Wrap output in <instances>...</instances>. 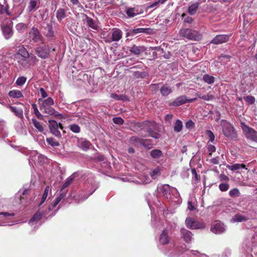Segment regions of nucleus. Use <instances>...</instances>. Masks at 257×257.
I'll return each mask as SVG.
<instances>
[{
    "label": "nucleus",
    "mask_w": 257,
    "mask_h": 257,
    "mask_svg": "<svg viewBox=\"0 0 257 257\" xmlns=\"http://www.w3.org/2000/svg\"><path fill=\"white\" fill-rule=\"evenodd\" d=\"M219 188L222 192L226 191L229 189V185L227 183H221L219 185Z\"/></svg>",
    "instance_id": "60"
},
{
    "label": "nucleus",
    "mask_w": 257,
    "mask_h": 257,
    "mask_svg": "<svg viewBox=\"0 0 257 257\" xmlns=\"http://www.w3.org/2000/svg\"><path fill=\"white\" fill-rule=\"evenodd\" d=\"M61 193L59 195L58 197L56 198L57 199H58L59 201L62 200L64 198V197L66 196V193L67 192V190H62L61 189L60 190Z\"/></svg>",
    "instance_id": "63"
},
{
    "label": "nucleus",
    "mask_w": 257,
    "mask_h": 257,
    "mask_svg": "<svg viewBox=\"0 0 257 257\" xmlns=\"http://www.w3.org/2000/svg\"><path fill=\"white\" fill-rule=\"evenodd\" d=\"M48 122L51 133L58 138L61 137V134L58 129H63L62 125L54 120H49Z\"/></svg>",
    "instance_id": "14"
},
{
    "label": "nucleus",
    "mask_w": 257,
    "mask_h": 257,
    "mask_svg": "<svg viewBox=\"0 0 257 257\" xmlns=\"http://www.w3.org/2000/svg\"><path fill=\"white\" fill-rule=\"evenodd\" d=\"M241 128L246 138L252 141L257 142V132L249 127L244 122H241Z\"/></svg>",
    "instance_id": "12"
},
{
    "label": "nucleus",
    "mask_w": 257,
    "mask_h": 257,
    "mask_svg": "<svg viewBox=\"0 0 257 257\" xmlns=\"http://www.w3.org/2000/svg\"><path fill=\"white\" fill-rule=\"evenodd\" d=\"M205 134L209 138V142H213L215 140V136L212 131L210 130H207L205 132Z\"/></svg>",
    "instance_id": "53"
},
{
    "label": "nucleus",
    "mask_w": 257,
    "mask_h": 257,
    "mask_svg": "<svg viewBox=\"0 0 257 257\" xmlns=\"http://www.w3.org/2000/svg\"><path fill=\"white\" fill-rule=\"evenodd\" d=\"M153 124L148 121H145L143 123L142 129L145 130L148 134L149 136L155 139H158L160 138V135L158 133L154 132L152 129V126Z\"/></svg>",
    "instance_id": "15"
},
{
    "label": "nucleus",
    "mask_w": 257,
    "mask_h": 257,
    "mask_svg": "<svg viewBox=\"0 0 257 257\" xmlns=\"http://www.w3.org/2000/svg\"><path fill=\"white\" fill-rule=\"evenodd\" d=\"M161 174L160 173V169L159 167H157L154 169H153L151 172H150V175L152 179H155L157 176L160 175Z\"/></svg>",
    "instance_id": "51"
},
{
    "label": "nucleus",
    "mask_w": 257,
    "mask_h": 257,
    "mask_svg": "<svg viewBox=\"0 0 257 257\" xmlns=\"http://www.w3.org/2000/svg\"><path fill=\"white\" fill-rule=\"evenodd\" d=\"M229 39L227 35H218L216 36L210 42V43L219 45L226 42Z\"/></svg>",
    "instance_id": "18"
},
{
    "label": "nucleus",
    "mask_w": 257,
    "mask_h": 257,
    "mask_svg": "<svg viewBox=\"0 0 257 257\" xmlns=\"http://www.w3.org/2000/svg\"><path fill=\"white\" fill-rule=\"evenodd\" d=\"M56 16L58 21H61L66 17V11L62 8L58 9L56 12Z\"/></svg>",
    "instance_id": "34"
},
{
    "label": "nucleus",
    "mask_w": 257,
    "mask_h": 257,
    "mask_svg": "<svg viewBox=\"0 0 257 257\" xmlns=\"http://www.w3.org/2000/svg\"><path fill=\"white\" fill-rule=\"evenodd\" d=\"M42 216V214L39 211H37L33 216V217L31 219V220L29 221V224L30 225H34L36 224L41 219Z\"/></svg>",
    "instance_id": "30"
},
{
    "label": "nucleus",
    "mask_w": 257,
    "mask_h": 257,
    "mask_svg": "<svg viewBox=\"0 0 257 257\" xmlns=\"http://www.w3.org/2000/svg\"><path fill=\"white\" fill-rule=\"evenodd\" d=\"M199 7L198 3H195L191 5L188 7V13L191 15H194Z\"/></svg>",
    "instance_id": "36"
},
{
    "label": "nucleus",
    "mask_w": 257,
    "mask_h": 257,
    "mask_svg": "<svg viewBox=\"0 0 257 257\" xmlns=\"http://www.w3.org/2000/svg\"><path fill=\"white\" fill-rule=\"evenodd\" d=\"M113 122L115 124H122L124 122L123 119L120 117H116L113 118Z\"/></svg>",
    "instance_id": "62"
},
{
    "label": "nucleus",
    "mask_w": 257,
    "mask_h": 257,
    "mask_svg": "<svg viewBox=\"0 0 257 257\" xmlns=\"http://www.w3.org/2000/svg\"><path fill=\"white\" fill-rule=\"evenodd\" d=\"M185 255H186L187 257H208L205 254H200L198 251L194 250L188 251L185 253Z\"/></svg>",
    "instance_id": "39"
},
{
    "label": "nucleus",
    "mask_w": 257,
    "mask_h": 257,
    "mask_svg": "<svg viewBox=\"0 0 257 257\" xmlns=\"http://www.w3.org/2000/svg\"><path fill=\"white\" fill-rule=\"evenodd\" d=\"M50 190H51L50 187L49 186H47L45 189L44 192L43 194V196H42V197L41 199V202H40L39 205H41L45 202V201L46 200V199L48 196V194L49 191H50Z\"/></svg>",
    "instance_id": "49"
},
{
    "label": "nucleus",
    "mask_w": 257,
    "mask_h": 257,
    "mask_svg": "<svg viewBox=\"0 0 257 257\" xmlns=\"http://www.w3.org/2000/svg\"><path fill=\"white\" fill-rule=\"evenodd\" d=\"M221 125L223 134L227 138L233 139L236 136L234 127L228 121L225 120L221 121Z\"/></svg>",
    "instance_id": "7"
},
{
    "label": "nucleus",
    "mask_w": 257,
    "mask_h": 257,
    "mask_svg": "<svg viewBox=\"0 0 257 257\" xmlns=\"http://www.w3.org/2000/svg\"><path fill=\"white\" fill-rule=\"evenodd\" d=\"M162 155L163 154L161 151L157 149L153 150L150 153V155L154 159H159Z\"/></svg>",
    "instance_id": "46"
},
{
    "label": "nucleus",
    "mask_w": 257,
    "mask_h": 257,
    "mask_svg": "<svg viewBox=\"0 0 257 257\" xmlns=\"http://www.w3.org/2000/svg\"><path fill=\"white\" fill-rule=\"evenodd\" d=\"M54 103L53 99L51 97H48L43 100L40 109L46 114L52 115L54 113L55 109L51 106L54 105Z\"/></svg>",
    "instance_id": "8"
},
{
    "label": "nucleus",
    "mask_w": 257,
    "mask_h": 257,
    "mask_svg": "<svg viewBox=\"0 0 257 257\" xmlns=\"http://www.w3.org/2000/svg\"><path fill=\"white\" fill-rule=\"evenodd\" d=\"M70 130L75 133H78L80 132V127L75 124H71L69 126Z\"/></svg>",
    "instance_id": "55"
},
{
    "label": "nucleus",
    "mask_w": 257,
    "mask_h": 257,
    "mask_svg": "<svg viewBox=\"0 0 257 257\" xmlns=\"http://www.w3.org/2000/svg\"><path fill=\"white\" fill-rule=\"evenodd\" d=\"M16 28L18 31L22 32L27 28V25L24 23H20L16 25Z\"/></svg>",
    "instance_id": "54"
},
{
    "label": "nucleus",
    "mask_w": 257,
    "mask_h": 257,
    "mask_svg": "<svg viewBox=\"0 0 257 257\" xmlns=\"http://www.w3.org/2000/svg\"><path fill=\"white\" fill-rule=\"evenodd\" d=\"M207 149L208 151L209 152V157H211L212 156V153L216 151L215 147L214 145H211V144L207 145Z\"/></svg>",
    "instance_id": "56"
},
{
    "label": "nucleus",
    "mask_w": 257,
    "mask_h": 257,
    "mask_svg": "<svg viewBox=\"0 0 257 257\" xmlns=\"http://www.w3.org/2000/svg\"><path fill=\"white\" fill-rule=\"evenodd\" d=\"M35 50L37 56L44 59L48 58L50 53V48L48 45L45 44L44 41L37 44Z\"/></svg>",
    "instance_id": "5"
},
{
    "label": "nucleus",
    "mask_w": 257,
    "mask_h": 257,
    "mask_svg": "<svg viewBox=\"0 0 257 257\" xmlns=\"http://www.w3.org/2000/svg\"><path fill=\"white\" fill-rule=\"evenodd\" d=\"M10 97L14 98H19L23 96L22 93L19 90H11L9 93Z\"/></svg>",
    "instance_id": "38"
},
{
    "label": "nucleus",
    "mask_w": 257,
    "mask_h": 257,
    "mask_svg": "<svg viewBox=\"0 0 257 257\" xmlns=\"http://www.w3.org/2000/svg\"><path fill=\"white\" fill-rule=\"evenodd\" d=\"M9 107L11 111L13 112L16 116L20 118L21 120L24 119L23 110L22 108L11 105H10Z\"/></svg>",
    "instance_id": "26"
},
{
    "label": "nucleus",
    "mask_w": 257,
    "mask_h": 257,
    "mask_svg": "<svg viewBox=\"0 0 257 257\" xmlns=\"http://www.w3.org/2000/svg\"><path fill=\"white\" fill-rule=\"evenodd\" d=\"M15 213L12 211L9 210L6 206L0 207V226H11L15 224L13 220Z\"/></svg>",
    "instance_id": "3"
},
{
    "label": "nucleus",
    "mask_w": 257,
    "mask_h": 257,
    "mask_svg": "<svg viewBox=\"0 0 257 257\" xmlns=\"http://www.w3.org/2000/svg\"><path fill=\"white\" fill-rule=\"evenodd\" d=\"M82 15L83 17V20L87 24L88 26L95 30H97L98 29L97 25L94 23L93 20L91 18L89 17L85 14H82Z\"/></svg>",
    "instance_id": "21"
},
{
    "label": "nucleus",
    "mask_w": 257,
    "mask_h": 257,
    "mask_svg": "<svg viewBox=\"0 0 257 257\" xmlns=\"http://www.w3.org/2000/svg\"><path fill=\"white\" fill-rule=\"evenodd\" d=\"M187 98L185 95H181L177 97L172 102H169V106H178L186 103Z\"/></svg>",
    "instance_id": "23"
},
{
    "label": "nucleus",
    "mask_w": 257,
    "mask_h": 257,
    "mask_svg": "<svg viewBox=\"0 0 257 257\" xmlns=\"http://www.w3.org/2000/svg\"><path fill=\"white\" fill-rule=\"evenodd\" d=\"M225 230L224 224L219 221H216L211 227V231L215 234H220Z\"/></svg>",
    "instance_id": "17"
},
{
    "label": "nucleus",
    "mask_w": 257,
    "mask_h": 257,
    "mask_svg": "<svg viewBox=\"0 0 257 257\" xmlns=\"http://www.w3.org/2000/svg\"><path fill=\"white\" fill-rule=\"evenodd\" d=\"M32 108L34 109L35 114L38 118H40L41 116H42L41 113L38 110L37 105L35 103H33L32 104Z\"/></svg>",
    "instance_id": "59"
},
{
    "label": "nucleus",
    "mask_w": 257,
    "mask_h": 257,
    "mask_svg": "<svg viewBox=\"0 0 257 257\" xmlns=\"http://www.w3.org/2000/svg\"><path fill=\"white\" fill-rule=\"evenodd\" d=\"M44 34L47 38H52L54 36V31L51 24H47L44 28Z\"/></svg>",
    "instance_id": "29"
},
{
    "label": "nucleus",
    "mask_w": 257,
    "mask_h": 257,
    "mask_svg": "<svg viewBox=\"0 0 257 257\" xmlns=\"http://www.w3.org/2000/svg\"><path fill=\"white\" fill-rule=\"evenodd\" d=\"M40 3V0H30L27 8L29 12H35L39 7Z\"/></svg>",
    "instance_id": "27"
},
{
    "label": "nucleus",
    "mask_w": 257,
    "mask_h": 257,
    "mask_svg": "<svg viewBox=\"0 0 257 257\" xmlns=\"http://www.w3.org/2000/svg\"><path fill=\"white\" fill-rule=\"evenodd\" d=\"M122 36V31L118 28H114L111 32L109 33L104 38V41L106 43H110L112 42H117L119 41Z\"/></svg>",
    "instance_id": "10"
},
{
    "label": "nucleus",
    "mask_w": 257,
    "mask_h": 257,
    "mask_svg": "<svg viewBox=\"0 0 257 257\" xmlns=\"http://www.w3.org/2000/svg\"><path fill=\"white\" fill-rule=\"evenodd\" d=\"M85 183V187L89 192V194L82 199V201L86 200L90 195H91L96 190L98 187L97 184L95 182L94 179V176L92 174H89Z\"/></svg>",
    "instance_id": "6"
},
{
    "label": "nucleus",
    "mask_w": 257,
    "mask_h": 257,
    "mask_svg": "<svg viewBox=\"0 0 257 257\" xmlns=\"http://www.w3.org/2000/svg\"><path fill=\"white\" fill-rule=\"evenodd\" d=\"M38 156H39V159H38V164H42V163L45 162L47 159L45 156H44L40 154H39V153H38Z\"/></svg>",
    "instance_id": "64"
},
{
    "label": "nucleus",
    "mask_w": 257,
    "mask_h": 257,
    "mask_svg": "<svg viewBox=\"0 0 257 257\" xmlns=\"http://www.w3.org/2000/svg\"><path fill=\"white\" fill-rule=\"evenodd\" d=\"M157 190L159 193L168 199H173V201L180 203V197L178 190L168 184L158 185Z\"/></svg>",
    "instance_id": "2"
},
{
    "label": "nucleus",
    "mask_w": 257,
    "mask_h": 257,
    "mask_svg": "<svg viewBox=\"0 0 257 257\" xmlns=\"http://www.w3.org/2000/svg\"><path fill=\"white\" fill-rule=\"evenodd\" d=\"M77 146L84 151H87L91 146V143L84 138H80L77 140Z\"/></svg>",
    "instance_id": "19"
},
{
    "label": "nucleus",
    "mask_w": 257,
    "mask_h": 257,
    "mask_svg": "<svg viewBox=\"0 0 257 257\" xmlns=\"http://www.w3.org/2000/svg\"><path fill=\"white\" fill-rule=\"evenodd\" d=\"M2 123L0 126V137L4 138L7 136V132L4 129V123Z\"/></svg>",
    "instance_id": "57"
},
{
    "label": "nucleus",
    "mask_w": 257,
    "mask_h": 257,
    "mask_svg": "<svg viewBox=\"0 0 257 257\" xmlns=\"http://www.w3.org/2000/svg\"><path fill=\"white\" fill-rule=\"evenodd\" d=\"M180 236L181 238L187 243H191L193 239L192 233L185 228H181Z\"/></svg>",
    "instance_id": "16"
},
{
    "label": "nucleus",
    "mask_w": 257,
    "mask_h": 257,
    "mask_svg": "<svg viewBox=\"0 0 257 257\" xmlns=\"http://www.w3.org/2000/svg\"><path fill=\"white\" fill-rule=\"evenodd\" d=\"M183 245L184 246H179L174 244H170V248L165 251V253L170 257H177L185 251L186 246L185 245Z\"/></svg>",
    "instance_id": "11"
},
{
    "label": "nucleus",
    "mask_w": 257,
    "mask_h": 257,
    "mask_svg": "<svg viewBox=\"0 0 257 257\" xmlns=\"http://www.w3.org/2000/svg\"><path fill=\"white\" fill-rule=\"evenodd\" d=\"M183 128V123L180 119H177L174 124V131L175 132L179 133L180 132Z\"/></svg>",
    "instance_id": "44"
},
{
    "label": "nucleus",
    "mask_w": 257,
    "mask_h": 257,
    "mask_svg": "<svg viewBox=\"0 0 257 257\" xmlns=\"http://www.w3.org/2000/svg\"><path fill=\"white\" fill-rule=\"evenodd\" d=\"M46 141L52 147H58L60 146L59 143L53 138H48Z\"/></svg>",
    "instance_id": "48"
},
{
    "label": "nucleus",
    "mask_w": 257,
    "mask_h": 257,
    "mask_svg": "<svg viewBox=\"0 0 257 257\" xmlns=\"http://www.w3.org/2000/svg\"><path fill=\"white\" fill-rule=\"evenodd\" d=\"M226 167L228 169L231 171H236L240 169H246L245 165L244 164H234L232 165H227Z\"/></svg>",
    "instance_id": "35"
},
{
    "label": "nucleus",
    "mask_w": 257,
    "mask_h": 257,
    "mask_svg": "<svg viewBox=\"0 0 257 257\" xmlns=\"http://www.w3.org/2000/svg\"><path fill=\"white\" fill-rule=\"evenodd\" d=\"M170 240V237L168 234V230L164 229L162 231L159 237V243L162 245L168 244Z\"/></svg>",
    "instance_id": "22"
},
{
    "label": "nucleus",
    "mask_w": 257,
    "mask_h": 257,
    "mask_svg": "<svg viewBox=\"0 0 257 257\" xmlns=\"http://www.w3.org/2000/svg\"><path fill=\"white\" fill-rule=\"evenodd\" d=\"M15 127L18 133L20 134H26V127L23 122V120H22V121L16 122L15 124Z\"/></svg>",
    "instance_id": "28"
},
{
    "label": "nucleus",
    "mask_w": 257,
    "mask_h": 257,
    "mask_svg": "<svg viewBox=\"0 0 257 257\" xmlns=\"http://www.w3.org/2000/svg\"><path fill=\"white\" fill-rule=\"evenodd\" d=\"M94 159L100 162V165L102 167L107 168L109 167V164L108 163L106 158L103 155L97 153L94 156Z\"/></svg>",
    "instance_id": "24"
},
{
    "label": "nucleus",
    "mask_w": 257,
    "mask_h": 257,
    "mask_svg": "<svg viewBox=\"0 0 257 257\" xmlns=\"http://www.w3.org/2000/svg\"><path fill=\"white\" fill-rule=\"evenodd\" d=\"M150 29L149 28H136L132 30V34L136 35L139 33H149Z\"/></svg>",
    "instance_id": "47"
},
{
    "label": "nucleus",
    "mask_w": 257,
    "mask_h": 257,
    "mask_svg": "<svg viewBox=\"0 0 257 257\" xmlns=\"http://www.w3.org/2000/svg\"><path fill=\"white\" fill-rule=\"evenodd\" d=\"M160 92L163 96H168L172 92L171 87L167 84L163 85L160 88Z\"/></svg>",
    "instance_id": "32"
},
{
    "label": "nucleus",
    "mask_w": 257,
    "mask_h": 257,
    "mask_svg": "<svg viewBox=\"0 0 257 257\" xmlns=\"http://www.w3.org/2000/svg\"><path fill=\"white\" fill-rule=\"evenodd\" d=\"M195 126V123L192 120L187 121L185 123V127L189 130L193 128Z\"/></svg>",
    "instance_id": "61"
},
{
    "label": "nucleus",
    "mask_w": 257,
    "mask_h": 257,
    "mask_svg": "<svg viewBox=\"0 0 257 257\" xmlns=\"http://www.w3.org/2000/svg\"><path fill=\"white\" fill-rule=\"evenodd\" d=\"M27 80V78L24 76L19 77L16 80V84L18 86H22Z\"/></svg>",
    "instance_id": "52"
},
{
    "label": "nucleus",
    "mask_w": 257,
    "mask_h": 257,
    "mask_svg": "<svg viewBox=\"0 0 257 257\" xmlns=\"http://www.w3.org/2000/svg\"><path fill=\"white\" fill-rule=\"evenodd\" d=\"M130 142L131 143L136 145L141 144L145 145V141L143 139L139 138L137 137H132L130 138Z\"/></svg>",
    "instance_id": "43"
},
{
    "label": "nucleus",
    "mask_w": 257,
    "mask_h": 257,
    "mask_svg": "<svg viewBox=\"0 0 257 257\" xmlns=\"http://www.w3.org/2000/svg\"><path fill=\"white\" fill-rule=\"evenodd\" d=\"M247 220V218L240 214H236L231 219L232 222H239Z\"/></svg>",
    "instance_id": "40"
},
{
    "label": "nucleus",
    "mask_w": 257,
    "mask_h": 257,
    "mask_svg": "<svg viewBox=\"0 0 257 257\" xmlns=\"http://www.w3.org/2000/svg\"><path fill=\"white\" fill-rule=\"evenodd\" d=\"M203 81L208 84H211L214 82L215 78L213 76L209 74H205L202 78Z\"/></svg>",
    "instance_id": "45"
},
{
    "label": "nucleus",
    "mask_w": 257,
    "mask_h": 257,
    "mask_svg": "<svg viewBox=\"0 0 257 257\" xmlns=\"http://www.w3.org/2000/svg\"><path fill=\"white\" fill-rule=\"evenodd\" d=\"M146 48L144 46L133 45L130 49V51L136 55H139L146 51Z\"/></svg>",
    "instance_id": "25"
},
{
    "label": "nucleus",
    "mask_w": 257,
    "mask_h": 257,
    "mask_svg": "<svg viewBox=\"0 0 257 257\" xmlns=\"http://www.w3.org/2000/svg\"><path fill=\"white\" fill-rule=\"evenodd\" d=\"M3 34L7 40L10 39L13 35L12 27L11 25H6L2 27Z\"/></svg>",
    "instance_id": "20"
},
{
    "label": "nucleus",
    "mask_w": 257,
    "mask_h": 257,
    "mask_svg": "<svg viewBox=\"0 0 257 257\" xmlns=\"http://www.w3.org/2000/svg\"><path fill=\"white\" fill-rule=\"evenodd\" d=\"M137 183L139 184H147L151 182L150 178L146 175H141L139 177V180L136 181Z\"/></svg>",
    "instance_id": "31"
},
{
    "label": "nucleus",
    "mask_w": 257,
    "mask_h": 257,
    "mask_svg": "<svg viewBox=\"0 0 257 257\" xmlns=\"http://www.w3.org/2000/svg\"><path fill=\"white\" fill-rule=\"evenodd\" d=\"M186 227L191 229H197L204 228L206 226L203 222H199L191 217H187L185 220Z\"/></svg>",
    "instance_id": "13"
},
{
    "label": "nucleus",
    "mask_w": 257,
    "mask_h": 257,
    "mask_svg": "<svg viewBox=\"0 0 257 257\" xmlns=\"http://www.w3.org/2000/svg\"><path fill=\"white\" fill-rule=\"evenodd\" d=\"M76 173L73 174L66 179L65 182L63 184L61 189L62 190H67L66 189L72 183Z\"/></svg>",
    "instance_id": "33"
},
{
    "label": "nucleus",
    "mask_w": 257,
    "mask_h": 257,
    "mask_svg": "<svg viewBox=\"0 0 257 257\" xmlns=\"http://www.w3.org/2000/svg\"><path fill=\"white\" fill-rule=\"evenodd\" d=\"M244 99L249 104H252L255 102V98L253 96H251V95H248L246 97H244Z\"/></svg>",
    "instance_id": "58"
},
{
    "label": "nucleus",
    "mask_w": 257,
    "mask_h": 257,
    "mask_svg": "<svg viewBox=\"0 0 257 257\" xmlns=\"http://www.w3.org/2000/svg\"><path fill=\"white\" fill-rule=\"evenodd\" d=\"M29 38L32 44H37L44 41L43 36L41 34L39 30L35 27H33L29 33Z\"/></svg>",
    "instance_id": "9"
},
{
    "label": "nucleus",
    "mask_w": 257,
    "mask_h": 257,
    "mask_svg": "<svg viewBox=\"0 0 257 257\" xmlns=\"http://www.w3.org/2000/svg\"><path fill=\"white\" fill-rule=\"evenodd\" d=\"M38 159H39L38 153L35 151L32 152L30 156L29 163L32 164L34 163L35 164H38Z\"/></svg>",
    "instance_id": "37"
},
{
    "label": "nucleus",
    "mask_w": 257,
    "mask_h": 257,
    "mask_svg": "<svg viewBox=\"0 0 257 257\" xmlns=\"http://www.w3.org/2000/svg\"><path fill=\"white\" fill-rule=\"evenodd\" d=\"M229 195L231 197H237L240 196V193L238 189L233 188L229 191Z\"/></svg>",
    "instance_id": "50"
},
{
    "label": "nucleus",
    "mask_w": 257,
    "mask_h": 257,
    "mask_svg": "<svg viewBox=\"0 0 257 257\" xmlns=\"http://www.w3.org/2000/svg\"><path fill=\"white\" fill-rule=\"evenodd\" d=\"M180 37H183L191 40H199L201 36L196 31L188 28H182L179 31Z\"/></svg>",
    "instance_id": "4"
},
{
    "label": "nucleus",
    "mask_w": 257,
    "mask_h": 257,
    "mask_svg": "<svg viewBox=\"0 0 257 257\" xmlns=\"http://www.w3.org/2000/svg\"><path fill=\"white\" fill-rule=\"evenodd\" d=\"M29 54L24 47L19 49L14 55V60L15 65L21 69H26L30 67L32 63L29 59Z\"/></svg>",
    "instance_id": "1"
},
{
    "label": "nucleus",
    "mask_w": 257,
    "mask_h": 257,
    "mask_svg": "<svg viewBox=\"0 0 257 257\" xmlns=\"http://www.w3.org/2000/svg\"><path fill=\"white\" fill-rule=\"evenodd\" d=\"M126 14L129 18H133L136 16L138 13L134 8H128L126 10Z\"/></svg>",
    "instance_id": "42"
},
{
    "label": "nucleus",
    "mask_w": 257,
    "mask_h": 257,
    "mask_svg": "<svg viewBox=\"0 0 257 257\" xmlns=\"http://www.w3.org/2000/svg\"><path fill=\"white\" fill-rule=\"evenodd\" d=\"M32 122L34 126L37 129L38 132H43L44 127L41 122L38 121L35 118H32Z\"/></svg>",
    "instance_id": "41"
}]
</instances>
